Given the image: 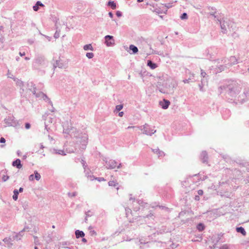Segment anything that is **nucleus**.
Listing matches in <instances>:
<instances>
[{"mask_svg":"<svg viewBox=\"0 0 249 249\" xmlns=\"http://www.w3.org/2000/svg\"><path fill=\"white\" fill-rule=\"evenodd\" d=\"M242 84L240 81L228 80L223 86L220 88L225 92V95L228 100L233 101L236 99L241 89Z\"/></svg>","mask_w":249,"mask_h":249,"instance_id":"1","label":"nucleus"},{"mask_svg":"<svg viewBox=\"0 0 249 249\" xmlns=\"http://www.w3.org/2000/svg\"><path fill=\"white\" fill-rule=\"evenodd\" d=\"M65 133L70 134L71 137H74L78 138L77 142L80 143V148L82 149H85L88 143V137L85 134L79 137L78 132H76V128H72L71 130H66Z\"/></svg>","mask_w":249,"mask_h":249,"instance_id":"2","label":"nucleus"},{"mask_svg":"<svg viewBox=\"0 0 249 249\" xmlns=\"http://www.w3.org/2000/svg\"><path fill=\"white\" fill-rule=\"evenodd\" d=\"M48 61L43 55L36 54L33 61L32 65L34 69L38 70L40 68H44L48 66Z\"/></svg>","mask_w":249,"mask_h":249,"instance_id":"3","label":"nucleus"},{"mask_svg":"<svg viewBox=\"0 0 249 249\" xmlns=\"http://www.w3.org/2000/svg\"><path fill=\"white\" fill-rule=\"evenodd\" d=\"M248 100H249V88L246 87L244 89L243 93L237 96L236 99H234V103L237 104L238 102L243 104Z\"/></svg>","mask_w":249,"mask_h":249,"instance_id":"4","label":"nucleus"},{"mask_svg":"<svg viewBox=\"0 0 249 249\" xmlns=\"http://www.w3.org/2000/svg\"><path fill=\"white\" fill-rule=\"evenodd\" d=\"M218 21L219 22L222 32L224 34L227 33V29H230V25L232 23L229 20H221L218 18Z\"/></svg>","mask_w":249,"mask_h":249,"instance_id":"5","label":"nucleus"},{"mask_svg":"<svg viewBox=\"0 0 249 249\" xmlns=\"http://www.w3.org/2000/svg\"><path fill=\"white\" fill-rule=\"evenodd\" d=\"M4 123L8 126L16 127L20 125L19 121L15 119L13 116H8L6 117L4 120Z\"/></svg>","mask_w":249,"mask_h":249,"instance_id":"6","label":"nucleus"},{"mask_svg":"<svg viewBox=\"0 0 249 249\" xmlns=\"http://www.w3.org/2000/svg\"><path fill=\"white\" fill-rule=\"evenodd\" d=\"M138 128L141 129L142 131V133L147 135H150L151 136L153 134L156 132V130L153 131V129H152L150 126L147 124H145L143 126H141L138 127Z\"/></svg>","mask_w":249,"mask_h":249,"instance_id":"7","label":"nucleus"},{"mask_svg":"<svg viewBox=\"0 0 249 249\" xmlns=\"http://www.w3.org/2000/svg\"><path fill=\"white\" fill-rule=\"evenodd\" d=\"M222 61H223V63L228 66H232L238 63V59L234 56H231L228 59H224Z\"/></svg>","mask_w":249,"mask_h":249,"instance_id":"8","label":"nucleus"},{"mask_svg":"<svg viewBox=\"0 0 249 249\" xmlns=\"http://www.w3.org/2000/svg\"><path fill=\"white\" fill-rule=\"evenodd\" d=\"M106 164L108 169H113L116 167L119 169L122 166V164L120 163L118 165V163L115 160H110L106 161Z\"/></svg>","mask_w":249,"mask_h":249,"instance_id":"9","label":"nucleus"},{"mask_svg":"<svg viewBox=\"0 0 249 249\" xmlns=\"http://www.w3.org/2000/svg\"><path fill=\"white\" fill-rule=\"evenodd\" d=\"M36 88L34 87L33 90L32 91L33 94L35 95L36 97H42L44 100H48L49 104L53 106L52 102L50 100V99L47 97V96L43 93L42 92H40L39 93H36Z\"/></svg>","mask_w":249,"mask_h":249,"instance_id":"10","label":"nucleus"},{"mask_svg":"<svg viewBox=\"0 0 249 249\" xmlns=\"http://www.w3.org/2000/svg\"><path fill=\"white\" fill-rule=\"evenodd\" d=\"M105 43L108 47L112 46L115 45V40L113 36L107 35L105 36Z\"/></svg>","mask_w":249,"mask_h":249,"instance_id":"11","label":"nucleus"},{"mask_svg":"<svg viewBox=\"0 0 249 249\" xmlns=\"http://www.w3.org/2000/svg\"><path fill=\"white\" fill-rule=\"evenodd\" d=\"M208 53L210 57L208 58L211 61L215 60V55L217 53V48L214 47L208 49Z\"/></svg>","mask_w":249,"mask_h":249,"instance_id":"12","label":"nucleus"},{"mask_svg":"<svg viewBox=\"0 0 249 249\" xmlns=\"http://www.w3.org/2000/svg\"><path fill=\"white\" fill-rule=\"evenodd\" d=\"M170 104L169 100L164 99L162 101H160L159 105L161 106L162 108L164 109H167Z\"/></svg>","mask_w":249,"mask_h":249,"instance_id":"13","label":"nucleus"},{"mask_svg":"<svg viewBox=\"0 0 249 249\" xmlns=\"http://www.w3.org/2000/svg\"><path fill=\"white\" fill-rule=\"evenodd\" d=\"M200 159L204 163H208V156L206 151H203L200 154Z\"/></svg>","mask_w":249,"mask_h":249,"instance_id":"14","label":"nucleus"},{"mask_svg":"<svg viewBox=\"0 0 249 249\" xmlns=\"http://www.w3.org/2000/svg\"><path fill=\"white\" fill-rule=\"evenodd\" d=\"M168 231L166 229V227L162 226L161 228H159L158 230H156V232L153 233V234L155 235L156 234H163L164 233L167 232Z\"/></svg>","mask_w":249,"mask_h":249,"instance_id":"15","label":"nucleus"},{"mask_svg":"<svg viewBox=\"0 0 249 249\" xmlns=\"http://www.w3.org/2000/svg\"><path fill=\"white\" fill-rule=\"evenodd\" d=\"M12 164L13 166L16 167L18 169H20L22 167V165L21 164V160L19 159H17L13 161Z\"/></svg>","mask_w":249,"mask_h":249,"instance_id":"16","label":"nucleus"},{"mask_svg":"<svg viewBox=\"0 0 249 249\" xmlns=\"http://www.w3.org/2000/svg\"><path fill=\"white\" fill-rule=\"evenodd\" d=\"M194 81H195V79H194V74H193V73H191L190 76L188 78L185 79L183 80V82L184 83H189L190 82H193Z\"/></svg>","mask_w":249,"mask_h":249,"instance_id":"17","label":"nucleus"},{"mask_svg":"<svg viewBox=\"0 0 249 249\" xmlns=\"http://www.w3.org/2000/svg\"><path fill=\"white\" fill-rule=\"evenodd\" d=\"M75 234L76 238L83 237L85 236V233L83 231L78 230L75 231Z\"/></svg>","mask_w":249,"mask_h":249,"instance_id":"18","label":"nucleus"},{"mask_svg":"<svg viewBox=\"0 0 249 249\" xmlns=\"http://www.w3.org/2000/svg\"><path fill=\"white\" fill-rule=\"evenodd\" d=\"M39 6H44V4L40 1H37L36 4L33 6V8L35 11H37L39 10Z\"/></svg>","mask_w":249,"mask_h":249,"instance_id":"19","label":"nucleus"},{"mask_svg":"<svg viewBox=\"0 0 249 249\" xmlns=\"http://www.w3.org/2000/svg\"><path fill=\"white\" fill-rule=\"evenodd\" d=\"M147 65L152 70L156 69L158 66L156 63L150 60L147 61Z\"/></svg>","mask_w":249,"mask_h":249,"instance_id":"20","label":"nucleus"},{"mask_svg":"<svg viewBox=\"0 0 249 249\" xmlns=\"http://www.w3.org/2000/svg\"><path fill=\"white\" fill-rule=\"evenodd\" d=\"M236 231L237 232L241 233L243 235L245 236L246 235V231L245 229L242 227H236Z\"/></svg>","mask_w":249,"mask_h":249,"instance_id":"21","label":"nucleus"},{"mask_svg":"<svg viewBox=\"0 0 249 249\" xmlns=\"http://www.w3.org/2000/svg\"><path fill=\"white\" fill-rule=\"evenodd\" d=\"M129 49L131 51H132V53H130L132 54H136L138 52V48L134 45H130L129 46Z\"/></svg>","mask_w":249,"mask_h":249,"instance_id":"22","label":"nucleus"},{"mask_svg":"<svg viewBox=\"0 0 249 249\" xmlns=\"http://www.w3.org/2000/svg\"><path fill=\"white\" fill-rule=\"evenodd\" d=\"M230 115V111L229 109H225L222 113V116L224 119H227Z\"/></svg>","mask_w":249,"mask_h":249,"instance_id":"23","label":"nucleus"},{"mask_svg":"<svg viewBox=\"0 0 249 249\" xmlns=\"http://www.w3.org/2000/svg\"><path fill=\"white\" fill-rule=\"evenodd\" d=\"M106 5L110 7L113 10L116 9L117 7L116 3L114 1L109 0Z\"/></svg>","mask_w":249,"mask_h":249,"instance_id":"24","label":"nucleus"},{"mask_svg":"<svg viewBox=\"0 0 249 249\" xmlns=\"http://www.w3.org/2000/svg\"><path fill=\"white\" fill-rule=\"evenodd\" d=\"M64 67V64L60 60H56L55 63L53 64L54 69L56 67H58L59 68H62Z\"/></svg>","mask_w":249,"mask_h":249,"instance_id":"25","label":"nucleus"},{"mask_svg":"<svg viewBox=\"0 0 249 249\" xmlns=\"http://www.w3.org/2000/svg\"><path fill=\"white\" fill-rule=\"evenodd\" d=\"M24 231L23 230H21L20 231L18 234H17L16 235H15L13 237L15 239H16L17 240L20 239L21 237L23 236V233Z\"/></svg>","mask_w":249,"mask_h":249,"instance_id":"26","label":"nucleus"},{"mask_svg":"<svg viewBox=\"0 0 249 249\" xmlns=\"http://www.w3.org/2000/svg\"><path fill=\"white\" fill-rule=\"evenodd\" d=\"M196 229L199 231H202L204 230L205 226L203 223H200L197 224Z\"/></svg>","mask_w":249,"mask_h":249,"instance_id":"27","label":"nucleus"},{"mask_svg":"<svg viewBox=\"0 0 249 249\" xmlns=\"http://www.w3.org/2000/svg\"><path fill=\"white\" fill-rule=\"evenodd\" d=\"M83 49L85 51H88V50L93 51V50H94L93 47L92 46L91 44H86V45H84Z\"/></svg>","mask_w":249,"mask_h":249,"instance_id":"28","label":"nucleus"},{"mask_svg":"<svg viewBox=\"0 0 249 249\" xmlns=\"http://www.w3.org/2000/svg\"><path fill=\"white\" fill-rule=\"evenodd\" d=\"M61 245V248H67V247L71 245V244L69 242H62L60 243Z\"/></svg>","mask_w":249,"mask_h":249,"instance_id":"29","label":"nucleus"},{"mask_svg":"<svg viewBox=\"0 0 249 249\" xmlns=\"http://www.w3.org/2000/svg\"><path fill=\"white\" fill-rule=\"evenodd\" d=\"M13 193H14V195L13 196V199L14 200H17L18 198V195L19 194V192L18 191V190L15 189L13 191Z\"/></svg>","mask_w":249,"mask_h":249,"instance_id":"30","label":"nucleus"},{"mask_svg":"<svg viewBox=\"0 0 249 249\" xmlns=\"http://www.w3.org/2000/svg\"><path fill=\"white\" fill-rule=\"evenodd\" d=\"M89 234L91 236H95L97 235L96 232L92 230V227L89 226Z\"/></svg>","mask_w":249,"mask_h":249,"instance_id":"31","label":"nucleus"},{"mask_svg":"<svg viewBox=\"0 0 249 249\" xmlns=\"http://www.w3.org/2000/svg\"><path fill=\"white\" fill-rule=\"evenodd\" d=\"M56 31L54 34V37L55 38H58L60 36V30L58 29V27H55Z\"/></svg>","mask_w":249,"mask_h":249,"instance_id":"32","label":"nucleus"},{"mask_svg":"<svg viewBox=\"0 0 249 249\" xmlns=\"http://www.w3.org/2000/svg\"><path fill=\"white\" fill-rule=\"evenodd\" d=\"M157 151H158V155L159 158L163 157L165 156V153L162 151L160 150L158 148H157Z\"/></svg>","mask_w":249,"mask_h":249,"instance_id":"33","label":"nucleus"},{"mask_svg":"<svg viewBox=\"0 0 249 249\" xmlns=\"http://www.w3.org/2000/svg\"><path fill=\"white\" fill-rule=\"evenodd\" d=\"M13 79L16 82V84L17 85L19 86H22L23 85V82L16 78H13Z\"/></svg>","mask_w":249,"mask_h":249,"instance_id":"34","label":"nucleus"},{"mask_svg":"<svg viewBox=\"0 0 249 249\" xmlns=\"http://www.w3.org/2000/svg\"><path fill=\"white\" fill-rule=\"evenodd\" d=\"M143 218L144 219H146V218H151L152 220H154V218H155V216L154 215H153V213H151V212H150L149 214H148L147 215H146V216H143Z\"/></svg>","mask_w":249,"mask_h":249,"instance_id":"35","label":"nucleus"},{"mask_svg":"<svg viewBox=\"0 0 249 249\" xmlns=\"http://www.w3.org/2000/svg\"><path fill=\"white\" fill-rule=\"evenodd\" d=\"M34 174H35V179L38 181L40 178H41V176L38 173V172L37 171H34Z\"/></svg>","mask_w":249,"mask_h":249,"instance_id":"36","label":"nucleus"},{"mask_svg":"<svg viewBox=\"0 0 249 249\" xmlns=\"http://www.w3.org/2000/svg\"><path fill=\"white\" fill-rule=\"evenodd\" d=\"M90 179L93 180L92 178H94L95 179L99 181H105V179L104 178H94L93 176H89Z\"/></svg>","mask_w":249,"mask_h":249,"instance_id":"37","label":"nucleus"},{"mask_svg":"<svg viewBox=\"0 0 249 249\" xmlns=\"http://www.w3.org/2000/svg\"><path fill=\"white\" fill-rule=\"evenodd\" d=\"M94 213L90 210L85 212V215L86 216V218L89 217H90L93 215Z\"/></svg>","mask_w":249,"mask_h":249,"instance_id":"38","label":"nucleus"},{"mask_svg":"<svg viewBox=\"0 0 249 249\" xmlns=\"http://www.w3.org/2000/svg\"><path fill=\"white\" fill-rule=\"evenodd\" d=\"M221 236L222 235H221V234H218L217 235L213 236V238L216 239V241H215V245H216L217 244V243L219 241Z\"/></svg>","mask_w":249,"mask_h":249,"instance_id":"39","label":"nucleus"},{"mask_svg":"<svg viewBox=\"0 0 249 249\" xmlns=\"http://www.w3.org/2000/svg\"><path fill=\"white\" fill-rule=\"evenodd\" d=\"M221 236L222 235H221V234H218L217 235L213 236V238L216 239V241H215V245H216L217 244V243L219 241Z\"/></svg>","mask_w":249,"mask_h":249,"instance_id":"40","label":"nucleus"},{"mask_svg":"<svg viewBox=\"0 0 249 249\" xmlns=\"http://www.w3.org/2000/svg\"><path fill=\"white\" fill-rule=\"evenodd\" d=\"M86 56L89 58V59H91L94 56V53H86Z\"/></svg>","mask_w":249,"mask_h":249,"instance_id":"41","label":"nucleus"},{"mask_svg":"<svg viewBox=\"0 0 249 249\" xmlns=\"http://www.w3.org/2000/svg\"><path fill=\"white\" fill-rule=\"evenodd\" d=\"M158 89H159V90L161 92V93H167V91L166 90V89L163 88H160V87H157Z\"/></svg>","mask_w":249,"mask_h":249,"instance_id":"42","label":"nucleus"},{"mask_svg":"<svg viewBox=\"0 0 249 249\" xmlns=\"http://www.w3.org/2000/svg\"><path fill=\"white\" fill-rule=\"evenodd\" d=\"M55 151H56L55 152L56 154H58L61 155H66L63 150H59L57 151L56 150H55Z\"/></svg>","mask_w":249,"mask_h":249,"instance_id":"43","label":"nucleus"},{"mask_svg":"<svg viewBox=\"0 0 249 249\" xmlns=\"http://www.w3.org/2000/svg\"><path fill=\"white\" fill-rule=\"evenodd\" d=\"M180 18L181 19H186L188 18V15L187 13H183L180 16Z\"/></svg>","mask_w":249,"mask_h":249,"instance_id":"44","label":"nucleus"},{"mask_svg":"<svg viewBox=\"0 0 249 249\" xmlns=\"http://www.w3.org/2000/svg\"><path fill=\"white\" fill-rule=\"evenodd\" d=\"M68 195L69 197H74L77 195V193L76 192H72V193L69 192L68 193Z\"/></svg>","mask_w":249,"mask_h":249,"instance_id":"45","label":"nucleus"},{"mask_svg":"<svg viewBox=\"0 0 249 249\" xmlns=\"http://www.w3.org/2000/svg\"><path fill=\"white\" fill-rule=\"evenodd\" d=\"M198 86L199 87V90L201 92H204L205 91L204 89H203V80H201V83L199 84Z\"/></svg>","mask_w":249,"mask_h":249,"instance_id":"46","label":"nucleus"},{"mask_svg":"<svg viewBox=\"0 0 249 249\" xmlns=\"http://www.w3.org/2000/svg\"><path fill=\"white\" fill-rule=\"evenodd\" d=\"M11 240V239L10 238H7V237H6V238H4V239H3V241L4 243H6V244H8L9 243H10Z\"/></svg>","mask_w":249,"mask_h":249,"instance_id":"47","label":"nucleus"},{"mask_svg":"<svg viewBox=\"0 0 249 249\" xmlns=\"http://www.w3.org/2000/svg\"><path fill=\"white\" fill-rule=\"evenodd\" d=\"M108 185L110 186H116V183L114 181H109L108 182Z\"/></svg>","mask_w":249,"mask_h":249,"instance_id":"48","label":"nucleus"},{"mask_svg":"<svg viewBox=\"0 0 249 249\" xmlns=\"http://www.w3.org/2000/svg\"><path fill=\"white\" fill-rule=\"evenodd\" d=\"M215 13H214V12H212L210 13L209 14L210 16L213 17L214 18H216L217 20H218V19H220V18L217 15H215Z\"/></svg>","mask_w":249,"mask_h":249,"instance_id":"49","label":"nucleus"},{"mask_svg":"<svg viewBox=\"0 0 249 249\" xmlns=\"http://www.w3.org/2000/svg\"><path fill=\"white\" fill-rule=\"evenodd\" d=\"M123 107V105H118L116 106V110L117 111H120Z\"/></svg>","mask_w":249,"mask_h":249,"instance_id":"50","label":"nucleus"},{"mask_svg":"<svg viewBox=\"0 0 249 249\" xmlns=\"http://www.w3.org/2000/svg\"><path fill=\"white\" fill-rule=\"evenodd\" d=\"M208 9L209 10H211L212 12H214V13H216V9L215 7H211V6H209L208 7Z\"/></svg>","mask_w":249,"mask_h":249,"instance_id":"51","label":"nucleus"},{"mask_svg":"<svg viewBox=\"0 0 249 249\" xmlns=\"http://www.w3.org/2000/svg\"><path fill=\"white\" fill-rule=\"evenodd\" d=\"M58 20H59V19L58 18H57L56 17H54L53 18V21L55 23V27H57V22L58 21Z\"/></svg>","mask_w":249,"mask_h":249,"instance_id":"52","label":"nucleus"},{"mask_svg":"<svg viewBox=\"0 0 249 249\" xmlns=\"http://www.w3.org/2000/svg\"><path fill=\"white\" fill-rule=\"evenodd\" d=\"M9 177L8 176H3L2 177V180L3 181H6L9 179Z\"/></svg>","mask_w":249,"mask_h":249,"instance_id":"53","label":"nucleus"},{"mask_svg":"<svg viewBox=\"0 0 249 249\" xmlns=\"http://www.w3.org/2000/svg\"><path fill=\"white\" fill-rule=\"evenodd\" d=\"M207 75V73L203 70H201V76L204 78L206 75Z\"/></svg>","mask_w":249,"mask_h":249,"instance_id":"54","label":"nucleus"},{"mask_svg":"<svg viewBox=\"0 0 249 249\" xmlns=\"http://www.w3.org/2000/svg\"><path fill=\"white\" fill-rule=\"evenodd\" d=\"M116 15L118 17H121L122 16V13L120 11H117L116 12Z\"/></svg>","mask_w":249,"mask_h":249,"instance_id":"55","label":"nucleus"},{"mask_svg":"<svg viewBox=\"0 0 249 249\" xmlns=\"http://www.w3.org/2000/svg\"><path fill=\"white\" fill-rule=\"evenodd\" d=\"M25 127L26 129H28L31 127V124L29 123H26L25 124Z\"/></svg>","mask_w":249,"mask_h":249,"instance_id":"56","label":"nucleus"},{"mask_svg":"<svg viewBox=\"0 0 249 249\" xmlns=\"http://www.w3.org/2000/svg\"><path fill=\"white\" fill-rule=\"evenodd\" d=\"M197 194L198 196H202L203 194V191L202 190H198L197 191Z\"/></svg>","mask_w":249,"mask_h":249,"instance_id":"57","label":"nucleus"},{"mask_svg":"<svg viewBox=\"0 0 249 249\" xmlns=\"http://www.w3.org/2000/svg\"><path fill=\"white\" fill-rule=\"evenodd\" d=\"M6 142L5 139L3 137H1L0 139V142L1 143H5Z\"/></svg>","mask_w":249,"mask_h":249,"instance_id":"58","label":"nucleus"},{"mask_svg":"<svg viewBox=\"0 0 249 249\" xmlns=\"http://www.w3.org/2000/svg\"><path fill=\"white\" fill-rule=\"evenodd\" d=\"M29 179L30 180H34V175L32 174V175H31L29 177Z\"/></svg>","mask_w":249,"mask_h":249,"instance_id":"59","label":"nucleus"},{"mask_svg":"<svg viewBox=\"0 0 249 249\" xmlns=\"http://www.w3.org/2000/svg\"><path fill=\"white\" fill-rule=\"evenodd\" d=\"M159 207L162 210H168V208L165 207V206H159Z\"/></svg>","mask_w":249,"mask_h":249,"instance_id":"60","label":"nucleus"},{"mask_svg":"<svg viewBox=\"0 0 249 249\" xmlns=\"http://www.w3.org/2000/svg\"><path fill=\"white\" fill-rule=\"evenodd\" d=\"M108 16L110 18H113V14L111 12H109L108 13Z\"/></svg>","mask_w":249,"mask_h":249,"instance_id":"61","label":"nucleus"},{"mask_svg":"<svg viewBox=\"0 0 249 249\" xmlns=\"http://www.w3.org/2000/svg\"><path fill=\"white\" fill-rule=\"evenodd\" d=\"M199 199H200V198H199V196L198 195H196V196H195V199L196 200L198 201V200H199Z\"/></svg>","mask_w":249,"mask_h":249,"instance_id":"62","label":"nucleus"},{"mask_svg":"<svg viewBox=\"0 0 249 249\" xmlns=\"http://www.w3.org/2000/svg\"><path fill=\"white\" fill-rule=\"evenodd\" d=\"M82 164H83V167L85 169V167L87 166V165H86V162H85L84 160H82Z\"/></svg>","mask_w":249,"mask_h":249,"instance_id":"63","label":"nucleus"},{"mask_svg":"<svg viewBox=\"0 0 249 249\" xmlns=\"http://www.w3.org/2000/svg\"><path fill=\"white\" fill-rule=\"evenodd\" d=\"M220 249H228V248L226 245H224L220 248Z\"/></svg>","mask_w":249,"mask_h":249,"instance_id":"64","label":"nucleus"}]
</instances>
